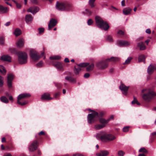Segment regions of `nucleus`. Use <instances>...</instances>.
Segmentation results:
<instances>
[{
  "instance_id": "1",
  "label": "nucleus",
  "mask_w": 156,
  "mask_h": 156,
  "mask_svg": "<svg viewBox=\"0 0 156 156\" xmlns=\"http://www.w3.org/2000/svg\"><path fill=\"white\" fill-rule=\"evenodd\" d=\"M120 58L118 57H112L110 58H108L105 61H102L98 62L96 64L97 66L99 68L104 69L108 66V64L107 62L108 61L116 62L119 61Z\"/></svg>"
},
{
  "instance_id": "2",
  "label": "nucleus",
  "mask_w": 156,
  "mask_h": 156,
  "mask_svg": "<svg viewBox=\"0 0 156 156\" xmlns=\"http://www.w3.org/2000/svg\"><path fill=\"white\" fill-rule=\"evenodd\" d=\"M142 92L143 94L142 95L143 98L147 101H150L154 96L156 95V94L154 92L148 89H143Z\"/></svg>"
},
{
  "instance_id": "3",
  "label": "nucleus",
  "mask_w": 156,
  "mask_h": 156,
  "mask_svg": "<svg viewBox=\"0 0 156 156\" xmlns=\"http://www.w3.org/2000/svg\"><path fill=\"white\" fill-rule=\"evenodd\" d=\"M95 22L97 26L101 29H103L106 30L109 28L108 24L99 16H96L95 17Z\"/></svg>"
},
{
  "instance_id": "4",
  "label": "nucleus",
  "mask_w": 156,
  "mask_h": 156,
  "mask_svg": "<svg viewBox=\"0 0 156 156\" xmlns=\"http://www.w3.org/2000/svg\"><path fill=\"white\" fill-rule=\"evenodd\" d=\"M89 110L92 111V113L89 114L87 115L88 122L89 124H92L97 120L99 116L98 114V112L90 109H89Z\"/></svg>"
},
{
  "instance_id": "5",
  "label": "nucleus",
  "mask_w": 156,
  "mask_h": 156,
  "mask_svg": "<svg viewBox=\"0 0 156 156\" xmlns=\"http://www.w3.org/2000/svg\"><path fill=\"white\" fill-rule=\"evenodd\" d=\"M72 7L71 4L68 2L61 3L57 2L56 5V9L61 11H63L65 9L69 10V9Z\"/></svg>"
},
{
  "instance_id": "6",
  "label": "nucleus",
  "mask_w": 156,
  "mask_h": 156,
  "mask_svg": "<svg viewBox=\"0 0 156 156\" xmlns=\"http://www.w3.org/2000/svg\"><path fill=\"white\" fill-rule=\"evenodd\" d=\"M19 63L20 64H26L27 62V55L25 52H19L17 54Z\"/></svg>"
},
{
  "instance_id": "7",
  "label": "nucleus",
  "mask_w": 156,
  "mask_h": 156,
  "mask_svg": "<svg viewBox=\"0 0 156 156\" xmlns=\"http://www.w3.org/2000/svg\"><path fill=\"white\" fill-rule=\"evenodd\" d=\"M97 139L101 140L102 141H112L114 140L115 137L111 134H104L100 136V134H97L96 136Z\"/></svg>"
},
{
  "instance_id": "8",
  "label": "nucleus",
  "mask_w": 156,
  "mask_h": 156,
  "mask_svg": "<svg viewBox=\"0 0 156 156\" xmlns=\"http://www.w3.org/2000/svg\"><path fill=\"white\" fill-rule=\"evenodd\" d=\"M30 95L28 93H23L20 94L17 98V103L21 105H24L28 103V101H24L23 102L20 101L21 99L25 98L27 97H30Z\"/></svg>"
},
{
  "instance_id": "9",
  "label": "nucleus",
  "mask_w": 156,
  "mask_h": 156,
  "mask_svg": "<svg viewBox=\"0 0 156 156\" xmlns=\"http://www.w3.org/2000/svg\"><path fill=\"white\" fill-rule=\"evenodd\" d=\"M30 56L32 59L35 61L38 60L41 58V57L37 55V52L34 50L30 51Z\"/></svg>"
},
{
  "instance_id": "10",
  "label": "nucleus",
  "mask_w": 156,
  "mask_h": 156,
  "mask_svg": "<svg viewBox=\"0 0 156 156\" xmlns=\"http://www.w3.org/2000/svg\"><path fill=\"white\" fill-rule=\"evenodd\" d=\"M38 143L37 141L35 140L29 147V149L30 151H35L37 148Z\"/></svg>"
},
{
  "instance_id": "11",
  "label": "nucleus",
  "mask_w": 156,
  "mask_h": 156,
  "mask_svg": "<svg viewBox=\"0 0 156 156\" xmlns=\"http://www.w3.org/2000/svg\"><path fill=\"white\" fill-rule=\"evenodd\" d=\"M13 75L11 74H9L7 77V85L9 87H12V81L13 79Z\"/></svg>"
},
{
  "instance_id": "12",
  "label": "nucleus",
  "mask_w": 156,
  "mask_h": 156,
  "mask_svg": "<svg viewBox=\"0 0 156 156\" xmlns=\"http://www.w3.org/2000/svg\"><path fill=\"white\" fill-rule=\"evenodd\" d=\"M119 88L121 90L122 93L124 95H126L128 90L129 87L126 86L123 84H121L119 86Z\"/></svg>"
},
{
  "instance_id": "13",
  "label": "nucleus",
  "mask_w": 156,
  "mask_h": 156,
  "mask_svg": "<svg viewBox=\"0 0 156 156\" xmlns=\"http://www.w3.org/2000/svg\"><path fill=\"white\" fill-rule=\"evenodd\" d=\"M57 23V21L55 19H51L48 24V30H51L53 27L56 25Z\"/></svg>"
},
{
  "instance_id": "14",
  "label": "nucleus",
  "mask_w": 156,
  "mask_h": 156,
  "mask_svg": "<svg viewBox=\"0 0 156 156\" xmlns=\"http://www.w3.org/2000/svg\"><path fill=\"white\" fill-rule=\"evenodd\" d=\"M39 10V9L36 7H31L27 10L28 12H30L33 14L36 13Z\"/></svg>"
},
{
  "instance_id": "15",
  "label": "nucleus",
  "mask_w": 156,
  "mask_h": 156,
  "mask_svg": "<svg viewBox=\"0 0 156 156\" xmlns=\"http://www.w3.org/2000/svg\"><path fill=\"white\" fill-rule=\"evenodd\" d=\"M0 59L5 61L11 62V58L10 56L7 55L2 56L0 58Z\"/></svg>"
},
{
  "instance_id": "16",
  "label": "nucleus",
  "mask_w": 156,
  "mask_h": 156,
  "mask_svg": "<svg viewBox=\"0 0 156 156\" xmlns=\"http://www.w3.org/2000/svg\"><path fill=\"white\" fill-rule=\"evenodd\" d=\"M109 154V152L107 151H102L96 154L97 156H107Z\"/></svg>"
},
{
  "instance_id": "17",
  "label": "nucleus",
  "mask_w": 156,
  "mask_h": 156,
  "mask_svg": "<svg viewBox=\"0 0 156 156\" xmlns=\"http://www.w3.org/2000/svg\"><path fill=\"white\" fill-rule=\"evenodd\" d=\"M129 42L125 41H120L119 43V46H126L130 45Z\"/></svg>"
},
{
  "instance_id": "18",
  "label": "nucleus",
  "mask_w": 156,
  "mask_h": 156,
  "mask_svg": "<svg viewBox=\"0 0 156 156\" xmlns=\"http://www.w3.org/2000/svg\"><path fill=\"white\" fill-rule=\"evenodd\" d=\"M33 19L32 17L30 15H27L25 16V21L27 23H30L32 22Z\"/></svg>"
},
{
  "instance_id": "19",
  "label": "nucleus",
  "mask_w": 156,
  "mask_h": 156,
  "mask_svg": "<svg viewBox=\"0 0 156 156\" xmlns=\"http://www.w3.org/2000/svg\"><path fill=\"white\" fill-rule=\"evenodd\" d=\"M24 40L23 38L20 39L16 43L17 46L20 48L23 47L24 45Z\"/></svg>"
},
{
  "instance_id": "20",
  "label": "nucleus",
  "mask_w": 156,
  "mask_h": 156,
  "mask_svg": "<svg viewBox=\"0 0 156 156\" xmlns=\"http://www.w3.org/2000/svg\"><path fill=\"white\" fill-rule=\"evenodd\" d=\"M50 94L48 93H45L41 97V99L42 100H50L52 98L50 97Z\"/></svg>"
},
{
  "instance_id": "21",
  "label": "nucleus",
  "mask_w": 156,
  "mask_h": 156,
  "mask_svg": "<svg viewBox=\"0 0 156 156\" xmlns=\"http://www.w3.org/2000/svg\"><path fill=\"white\" fill-rule=\"evenodd\" d=\"M155 69V68L154 66L150 65L147 69V73L148 74H151L153 72Z\"/></svg>"
},
{
  "instance_id": "22",
  "label": "nucleus",
  "mask_w": 156,
  "mask_h": 156,
  "mask_svg": "<svg viewBox=\"0 0 156 156\" xmlns=\"http://www.w3.org/2000/svg\"><path fill=\"white\" fill-rule=\"evenodd\" d=\"M137 46L140 48V49L141 50H143L145 49L146 47L144 43L142 42H140L137 44Z\"/></svg>"
},
{
  "instance_id": "23",
  "label": "nucleus",
  "mask_w": 156,
  "mask_h": 156,
  "mask_svg": "<svg viewBox=\"0 0 156 156\" xmlns=\"http://www.w3.org/2000/svg\"><path fill=\"white\" fill-rule=\"evenodd\" d=\"M132 9L129 8H125L123 10V13L125 15H127L130 13Z\"/></svg>"
},
{
  "instance_id": "24",
  "label": "nucleus",
  "mask_w": 156,
  "mask_h": 156,
  "mask_svg": "<svg viewBox=\"0 0 156 156\" xmlns=\"http://www.w3.org/2000/svg\"><path fill=\"white\" fill-rule=\"evenodd\" d=\"M65 79L66 80H68L72 83L76 82V79L71 77L66 76Z\"/></svg>"
},
{
  "instance_id": "25",
  "label": "nucleus",
  "mask_w": 156,
  "mask_h": 156,
  "mask_svg": "<svg viewBox=\"0 0 156 156\" xmlns=\"http://www.w3.org/2000/svg\"><path fill=\"white\" fill-rule=\"evenodd\" d=\"M99 122L102 125H105V127L106 124L108 122V120H105L104 119L101 118L99 119Z\"/></svg>"
},
{
  "instance_id": "26",
  "label": "nucleus",
  "mask_w": 156,
  "mask_h": 156,
  "mask_svg": "<svg viewBox=\"0 0 156 156\" xmlns=\"http://www.w3.org/2000/svg\"><path fill=\"white\" fill-rule=\"evenodd\" d=\"M21 34V30L19 28H16L15 29L14 34L16 36H18Z\"/></svg>"
},
{
  "instance_id": "27",
  "label": "nucleus",
  "mask_w": 156,
  "mask_h": 156,
  "mask_svg": "<svg viewBox=\"0 0 156 156\" xmlns=\"http://www.w3.org/2000/svg\"><path fill=\"white\" fill-rule=\"evenodd\" d=\"M53 65L54 66H55L58 69H61L62 68V64L59 62H55L53 63Z\"/></svg>"
},
{
  "instance_id": "28",
  "label": "nucleus",
  "mask_w": 156,
  "mask_h": 156,
  "mask_svg": "<svg viewBox=\"0 0 156 156\" xmlns=\"http://www.w3.org/2000/svg\"><path fill=\"white\" fill-rule=\"evenodd\" d=\"M87 67L86 71L88 72L90 71L93 70L94 67V64H91Z\"/></svg>"
},
{
  "instance_id": "29",
  "label": "nucleus",
  "mask_w": 156,
  "mask_h": 156,
  "mask_svg": "<svg viewBox=\"0 0 156 156\" xmlns=\"http://www.w3.org/2000/svg\"><path fill=\"white\" fill-rule=\"evenodd\" d=\"M89 65L88 63H81L77 65V66L79 67L83 68Z\"/></svg>"
},
{
  "instance_id": "30",
  "label": "nucleus",
  "mask_w": 156,
  "mask_h": 156,
  "mask_svg": "<svg viewBox=\"0 0 156 156\" xmlns=\"http://www.w3.org/2000/svg\"><path fill=\"white\" fill-rule=\"evenodd\" d=\"M1 101L4 103H7L9 102V100L5 97L2 96L0 98Z\"/></svg>"
},
{
  "instance_id": "31",
  "label": "nucleus",
  "mask_w": 156,
  "mask_h": 156,
  "mask_svg": "<svg viewBox=\"0 0 156 156\" xmlns=\"http://www.w3.org/2000/svg\"><path fill=\"white\" fill-rule=\"evenodd\" d=\"M139 152L143 153V154H147L148 153L147 151L144 147H142L140 148L139 150Z\"/></svg>"
},
{
  "instance_id": "32",
  "label": "nucleus",
  "mask_w": 156,
  "mask_h": 156,
  "mask_svg": "<svg viewBox=\"0 0 156 156\" xmlns=\"http://www.w3.org/2000/svg\"><path fill=\"white\" fill-rule=\"evenodd\" d=\"M61 58V57L59 55H55L50 57V59L51 60H59Z\"/></svg>"
},
{
  "instance_id": "33",
  "label": "nucleus",
  "mask_w": 156,
  "mask_h": 156,
  "mask_svg": "<svg viewBox=\"0 0 156 156\" xmlns=\"http://www.w3.org/2000/svg\"><path fill=\"white\" fill-rule=\"evenodd\" d=\"M145 58L144 56L143 55H140L139 56L138 61L139 62L143 61L144 60Z\"/></svg>"
},
{
  "instance_id": "34",
  "label": "nucleus",
  "mask_w": 156,
  "mask_h": 156,
  "mask_svg": "<svg viewBox=\"0 0 156 156\" xmlns=\"http://www.w3.org/2000/svg\"><path fill=\"white\" fill-rule=\"evenodd\" d=\"M105 127V125H96L94 126V128L96 129H100Z\"/></svg>"
},
{
  "instance_id": "35",
  "label": "nucleus",
  "mask_w": 156,
  "mask_h": 156,
  "mask_svg": "<svg viewBox=\"0 0 156 156\" xmlns=\"http://www.w3.org/2000/svg\"><path fill=\"white\" fill-rule=\"evenodd\" d=\"M81 70V69L79 66L77 68H76V67H75L74 71L76 74H79Z\"/></svg>"
},
{
  "instance_id": "36",
  "label": "nucleus",
  "mask_w": 156,
  "mask_h": 156,
  "mask_svg": "<svg viewBox=\"0 0 156 156\" xmlns=\"http://www.w3.org/2000/svg\"><path fill=\"white\" fill-rule=\"evenodd\" d=\"M6 72L4 67L2 65H0V72L2 73H5Z\"/></svg>"
},
{
  "instance_id": "37",
  "label": "nucleus",
  "mask_w": 156,
  "mask_h": 156,
  "mask_svg": "<svg viewBox=\"0 0 156 156\" xmlns=\"http://www.w3.org/2000/svg\"><path fill=\"white\" fill-rule=\"evenodd\" d=\"M132 58L131 57H129L126 60L123 64H129L131 62Z\"/></svg>"
},
{
  "instance_id": "38",
  "label": "nucleus",
  "mask_w": 156,
  "mask_h": 156,
  "mask_svg": "<svg viewBox=\"0 0 156 156\" xmlns=\"http://www.w3.org/2000/svg\"><path fill=\"white\" fill-rule=\"evenodd\" d=\"M95 1V0H89V4L91 7L92 8L94 6V3Z\"/></svg>"
},
{
  "instance_id": "39",
  "label": "nucleus",
  "mask_w": 156,
  "mask_h": 156,
  "mask_svg": "<svg viewBox=\"0 0 156 156\" xmlns=\"http://www.w3.org/2000/svg\"><path fill=\"white\" fill-rule=\"evenodd\" d=\"M9 51L12 53H16V49L13 48H9Z\"/></svg>"
},
{
  "instance_id": "40",
  "label": "nucleus",
  "mask_w": 156,
  "mask_h": 156,
  "mask_svg": "<svg viewBox=\"0 0 156 156\" xmlns=\"http://www.w3.org/2000/svg\"><path fill=\"white\" fill-rule=\"evenodd\" d=\"M131 103L132 104H134L136 103L137 105H140V103L136 99L135 97H134V100L132 101Z\"/></svg>"
},
{
  "instance_id": "41",
  "label": "nucleus",
  "mask_w": 156,
  "mask_h": 156,
  "mask_svg": "<svg viewBox=\"0 0 156 156\" xmlns=\"http://www.w3.org/2000/svg\"><path fill=\"white\" fill-rule=\"evenodd\" d=\"M5 39L2 37H0V44L2 45H3L4 44Z\"/></svg>"
},
{
  "instance_id": "42",
  "label": "nucleus",
  "mask_w": 156,
  "mask_h": 156,
  "mask_svg": "<svg viewBox=\"0 0 156 156\" xmlns=\"http://www.w3.org/2000/svg\"><path fill=\"white\" fill-rule=\"evenodd\" d=\"M119 156H123L125 154V152L122 151L120 150L118 153Z\"/></svg>"
},
{
  "instance_id": "43",
  "label": "nucleus",
  "mask_w": 156,
  "mask_h": 156,
  "mask_svg": "<svg viewBox=\"0 0 156 156\" xmlns=\"http://www.w3.org/2000/svg\"><path fill=\"white\" fill-rule=\"evenodd\" d=\"M3 78L0 76V87H2L3 85Z\"/></svg>"
},
{
  "instance_id": "44",
  "label": "nucleus",
  "mask_w": 156,
  "mask_h": 156,
  "mask_svg": "<svg viewBox=\"0 0 156 156\" xmlns=\"http://www.w3.org/2000/svg\"><path fill=\"white\" fill-rule=\"evenodd\" d=\"M93 22V21L91 19H90L88 20L87 23L88 25H91Z\"/></svg>"
},
{
  "instance_id": "45",
  "label": "nucleus",
  "mask_w": 156,
  "mask_h": 156,
  "mask_svg": "<svg viewBox=\"0 0 156 156\" xmlns=\"http://www.w3.org/2000/svg\"><path fill=\"white\" fill-rule=\"evenodd\" d=\"M129 126H125L123 129V131L124 132H127L129 130Z\"/></svg>"
},
{
  "instance_id": "46",
  "label": "nucleus",
  "mask_w": 156,
  "mask_h": 156,
  "mask_svg": "<svg viewBox=\"0 0 156 156\" xmlns=\"http://www.w3.org/2000/svg\"><path fill=\"white\" fill-rule=\"evenodd\" d=\"M43 62L41 61L39 62L37 64V66L38 67L42 66H43Z\"/></svg>"
},
{
  "instance_id": "47",
  "label": "nucleus",
  "mask_w": 156,
  "mask_h": 156,
  "mask_svg": "<svg viewBox=\"0 0 156 156\" xmlns=\"http://www.w3.org/2000/svg\"><path fill=\"white\" fill-rule=\"evenodd\" d=\"M107 40L109 42H112V39L111 36H108L107 39Z\"/></svg>"
},
{
  "instance_id": "48",
  "label": "nucleus",
  "mask_w": 156,
  "mask_h": 156,
  "mask_svg": "<svg viewBox=\"0 0 156 156\" xmlns=\"http://www.w3.org/2000/svg\"><path fill=\"white\" fill-rule=\"evenodd\" d=\"M16 7L17 9H20L21 7V5L18 2L16 4Z\"/></svg>"
},
{
  "instance_id": "49",
  "label": "nucleus",
  "mask_w": 156,
  "mask_h": 156,
  "mask_svg": "<svg viewBox=\"0 0 156 156\" xmlns=\"http://www.w3.org/2000/svg\"><path fill=\"white\" fill-rule=\"evenodd\" d=\"M38 30H39V33L40 34L42 33H43L44 30V28H39L38 29Z\"/></svg>"
},
{
  "instance_id": "50",
  "label": "nucleus",
  "mask_w": 156,
  "mask_h": 156,
  "mask_svg": "<svg viewBox=\"0 0 156 156\" xmlns=\"http://www.w3.org/2000/svg\"><path fill=\"white\" fill-rule=\"evenodd\" d=\"M90 76V74L89 73H86L84 75V77L85 78H87L89 77Z\"/></svg>"
},
{
  "instance_id": "51",
  "label": "nucleus",
  "mask_w": 156,
  "mask_h": 156,
  "mask_svg": "<svg viewBox=\"0 0 156 156\" xmlns=\"http://www.w3.org/2000/svg\"><path fill=\"white\" fill-rule=\"evenodd\" d=\"M118 34L120 35H124V32L121 30H119Z\"/></svg>"
},
{
  "instance_id": "52",
  "label": "nucleus",
  "mask_w": 156,
  "mask_h": 156,
  "mask_svg": "<svg viewBox=\"0 0 156 156\" xmlns=\"http://www.w3.org/2000/svg\"><path fill=\"white\" fill-rule=\"evenodd\" d=\"M114 119V116L112 115H111L109 118H108L107 120H108V122L110 120H111L113 119Z\"/></svg>"
},
{
  "instance_id": "53",
  "label": "nucleus",
  "mask_w": 156,
  "mask_h": 156,
  "mask_svg": "<svg viewBox=\"0 0 156 156\" xmlns=\"http://www.w3.org/2000/svg\"><path fill=\"white\" fill-rule=\"evenodd\" d=\"M85 11L86 13L88 15H90L91 13V12L88 9H86Z\"/></svg>"
},
{
  "instance_id": "54",
  "label": "nucleus",
  "mask_w": 156,
  "mask_h": 156,
  "mask_svg": "<svg viewBox=\"0 0 156 156\" xmlns=\"http://www.w3.org/2000/svg\"><path fill=\"white\" fill-rule=\"evenodd\" d=\"M55 85L57 86L58 88H60L61 87V85L60 83L55 84Z\"/></svg>"
},
{
  "instance_id": "55",
  "label": "nucleus",
  "mask_w": 156,
  "mask_h": 156,
  "mask_svg": "<svg viewBox=\"0 0 156 156\" xmlns=\"http://www.w3.org/2000/svg\"><path fill=\"white\" fill-rule=\"evenodd\" d=\"M146 33L148 34H149L151 33V31L150 29H147L146 30Z\"/></svg>"
},
{
  "instance_id": "56",
  "label": "nucleus",
  "mask_w": 156,
  "mask_h": 156,
  "mask_svg": "<svg viewBox=\"0 0 156 156\" xmlns=\"http://www.w3.org/2000/svg\"><path fill=\"white\" fill-rule=\"evenodd\" d=\"M121 5L122 6H124L125 5V1L123 0L121 2Z\"/></svg>"
},
{
  "instance_id": "57",
  "label": "nucleus",
  "mask_w": 156,
  "mask_h": 156,
  "mask_svg": "<svg viewBox=\"0 0 156 156\" xmlns=\"http://www.w3.org/2000/svg\"><path fill=\"white\" fill-rule=\"evenodd\" d=\"M31 2L34 3V4H37V0H30Z\"/></svg>"
},
{
  "instance_id": "58",
  "label": "nucleus",
  "mask_w": 156,
  "mask_h": 156,
  "mask_svg": "<svg viewBox=\"0 0 156 156\" xmlns=\"http://www.w3.org/2000/svg\"><path fill=\"white\" fill-rule=\"evenodd\" d=\"M73 156H83L81 154H74L73 155Z\"/></svg>"
},
{
  "instance_id": "59",
  "label": "nucleus",
  "mask_w": 156,
  "mask_h": 156,
  "mask_svg": "<svg viewBox=\"0 0 156 156\" xmlns=\"http://www.w3.org/2000/svg\"><path fill=\"white\" fill-rule=\"evenodd\" d=\"M64 61L66 62H69V59L67 58H65Z\"/></svg>"
},
{
  "instance_id": "60",
  "label": "nucleus",
  "mask_w": 156,
  "mask_h": 156,
  "mask_svg": "<svg viewBox=\"0 0 156 156\" xmlns=\"http://www.w3.org/2000/svg\"><path fill=\"white\" fill-rule=\"evenodd\" d=\"M10 24V22H8L5 24V25L6 26H9Z\"/></svg>"
},
{
  "instance_id": "61",
  "label": "nucleus",
  "mask_w": 156,
  "mask_h": 156,
  "mask_svg": "<svg viewBox=\"0 0 156 156\" xmlns=\"http://www.w3.org/2000/svg\"><path fill=\"white\" fill-rule=\"evenodd\" d=\"M4 156H12L11 154L9 153H7L5 154Z\"/></svg>"
},
{
  "instance_id": "62",
  "label": "nucleus",
  "mask_w": 156,
  "mask_h": 156,
  "mask_svg": "<svg viewBox=\"0 0 156 156\" xmlns=\"http://www.w3.org/2000/svg\"><path fill=\"white\" fill-rule=\"evenodd\" d=\"M44 132L43 131H41L39 133V135H44Z\"/></svg>"
},
{
  "instance_id": "63",
  "label": "nucleus",
  "mask_w": 156,
  "mask_h": 156,
  "mask_svg": "<svg viewBox=\"0 0 156 156\" xmlns=\"http://www.w3.org/2000/svg\"><path fill=\"white\" fill-rule=\"evenodd\" d=\"M152 136H155L156 137V132L152 133Z\"/></svg>"
},
{
  "instance_id": "64",
  "label": "nucleus",
  "mask_w": 156,
  "mask_h": 156,
  "mask_svg": "<svg viewBox=\"0 0 156 156\" xmlns=\"http://www.w3.org/2000/svg\"><path fill=\"white\" fill-rule=\"evenodd\" d=\"M138 156H146L144 154H139Z\"/></svg>"
}]
</instances>
